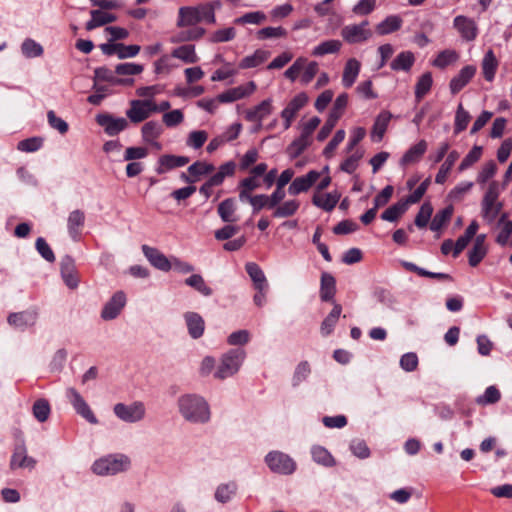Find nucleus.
Returning <instances> with one entry per match:
<instances>
[{"instance_id": "nucleus-25", "label": "nucleus", "mask_w": 512, "mask_h": 512, "mask_svg": "<svg viewBox=\"0 0 512 512\" xmlns=\"http://www.w3.org/2000/svg\"><path fill=\"white\" fill-rule=\"evenodd\" d=\"M391 118L392 114L389 111H382L377 115L370 133L373 142H380L383 139Z\"/></svg>"}, {"instance_id": "nucleus-60", "label": "nucleus", "mask_w": 512, "mask_h": 512, "mask_svg": "<svg viewBox=\"0 0 512 512\" xmlns=\"http://www.w3.org/2000/svg\"><path fill=\"white\" fill-rule=\"evenodd\" d=\"M483 149L481 146L475 145L468 154L463 158L458 166L459 172H463L478 162L482 156Z\"/></svg>"}, {"instance_id": "nucleus-5", "label": "nucleus", "mask_w": 512, "mask_h": 512, "mask_svg": "<svg viewBox=\"0 0 512 512\" xmlns=\"http://www.w3.org/2000/svg\"><path fill=\"white\" fill-rule=\"evenodd\" d=\"M201 22L207 23L206 13L202 4L182 6L178 9L176 26L178 28L196 26Z\"/></svg>"}, {"instance_id": "nucleus-15", "label": "nucleus", "mask_w": 512, "mask_h": 512, "mask_svg": "<svg viewBox=\"0 0 512 512\" xmlns=\"http://www.w3.org/2000/svg\"><path fill=\"white\" fill-rule=\"evenodd\" d=\"M126 305V295L123 291H117L104 305L101 317L104 320L115 319Z\"/></svg>"}, {"instance_id": "nucleus-20", "label": "nucleus", "mask_w": 512, "mask_h": 512, "mask_svg": "<svg viewBox=\"0 0 512 512\" xmlns=\"http://www.w3.org/2000/svg\"><path fill=\"white\" fill-rule=\"evenodd\" d=\"M37 319L38 313L35 310H27L10 314L8 323L16 329L24 330L35 325Z\"/></svg>"}, {"instance_id": "nucleus-47", "label": "nucleus", "mask_w": 512, "mask_h": 512, "mask_svg": "<svg viewBox=\"0 0 512 512\" xmlns=\"http://www.w3.org/2000/svg\"><path fill=\"white\" fill-rule=\"evenodd\" d=\"M497 164L494 160L486 161L480 168L476 176V182L483 185L491 180L497 173Z\"/></svg>"}, {"instance_id": "nucleus-12", "label": "nucleus", "mask_w": 512, "mask_h": 512, "mask_svg": "<svg viewBox=\"0 0 512 512\" xmlns=\"http://www.w3.org/2000/svg\"><path fill=\"white\" fill-rule=\"evenodd\" d=\"M152 100H132L126 111L127 117L134 123L146 120L152 113Z\"/></svg>"}, {"instance_id": "nucleus-38", "label": "nucleus", "mask_w": 512, "mask_h": 512, "mask_svg": "<svg viewBox=\"0 0 512 512\" xmlns=\"http://www.w3.org/2000/svg\"><path fill=\"white\" fill-rule=\"evenodd\" d=\"M479 225L476 221H472L466 228L465 233L455 242L453 256L457 257L469 244L471 239L476 236Z\"/></svg>"}, {"instance_id": "nucleus-8", "label": "nucleus", "mask_w": 512, "mask_h": 512, "mask_svg": "<svg viewBox=\"0 0 512 512\" xmlns=\"http://www.w3.org/2000/svg\"><path fill=\"white\" fill-rule=\"evenodd\" d=\"M342 39L348 44H359L368 41L372 37L367 20L359 24L345 25L340 32Z\"/></svg>"}, {"instance_id": "nucleus-27", "label": "nucleus", "mask_w": 512, "mask_h": 512, "mask_svg": "<svg viewBox=\"0 0 512 512\" xmlns=\"http://www.w3.org/2000/svg\"><path fill=\"white\" fill-rule=\"evenodd\" d=\"M162 132V126L156 121L146 122L141 129L143 141L157 149H161V145L157 142V139L161 136Z\"/></svg>"}, {"instance_id": "nucleus-39", "label": "nucleus", "mask_w": 512, "mask_h": 512, "mask_svg": "<svg viewBox=\"0 0 512 512\" xmlns=\"http://www.w3.org/2000/svg\"><path fill=\"white\" fill-rule=\"evenodd\" d=\"M402 26V19L398 15H390L375 27L377 34L387 35L399 30Z\"/></svg>"}, {"instance_id": "nucleus-4", "label": "nucleus", "mask_w": 512, "mask_h": 512, "mask_svg": "<svg viewBox=\"0 0 512 512\" xmlns=\"http://www.w3.org/2000/svg\"><path fill=\"white\" fill-rule=\"evenodd\" d=\"M246 358V352L243 349H232L221 357L220 364L214 376L218 379H225L236 374L244 359Z\"/></svg>"}, {"instance_id": "nucleus-33", "label": "nucleus", "mask_w": 512, "mask_h": 512, "mask_svg": "<svg viewBox=\"0 0 512 512\" xmlns=\"http://www.w3.org/2000/svg\"><path fill=\"white\" fill-rule=\"evenodd\" d=\"M336 293L335 278L328 272L321 274L320 298L322 301H332Z\"/></svg>"}, {"instance_id": "nucleus-11", "label": "nucleus", "mask_w": 512, "mask_h": 512, "mask_svg": "<svg viewBox=\"0 0 512 512\" xmlns=\"http://www.w3.org/2000/svg\"><path fill=\"white\" fill-rule=\"evenodd\" d=\"M257 89V85L254 81H249L245 84L237 87L230 88L218 95V101L220 103H232L237 100H241L252 95Z\"/></svg>"}, {"instance_id": "nucleus-21", "label": "nucleus", "mask_w": 512, "mask_h": 512, "mask_svg": "<svg viewBox=\"0 0 512 512\" xmlns=\"http://www.w3.org/2000/svg\"><path fill=\"white\" fill-rule=\"evenodd\" d=\"M61 276L65 284L75 289L79 284V278L75 269L74 260L70 256H65L60 262Z\"/></svg>"}, {"instance_id": "nucleus-46", "label": "nucleus", "mask_w": 512, "mask_h": 512, "mask_svg": "<svg viewBox=\"0 0 512 512\" xmlns=\"http://www.w3.org/2000/svg\"><path fill=\"white\" fill-rule=\"evenodd\" d=\"M246 272L250 276L251 280L253 281L255 288H260L264 286H268L267 279L265 277V274L263 270L254 262H248L245 265Z\"/></svg>"}, {"instance_id": "nucleus-14", "label": "nucleus", "mask_w": 512, "mask_h": 512, "mask_svg": "<svg viewBox=\"0 0 512 512\" xmlns=\"http://www.w3.org/2000/svg\"><path fill=\"white\" fill-rule=\"evenodd\" d=\"M96 122L104 128L106 134L109 136L117 135L128 126V122L125 118H115L109 114H98L96 116Z\"/></svg>"}, {"instance_id": "nucleus-53", "label": "nucleus", "mask_w": 512, "mask_h": 512, "mask_svg": "<svg viewBox=\"0 0 512 512\" xmlns=\"http://www.w3.org/2000/svg\"><path fill=\"white\" fill-rule=\"evenodd\" d=\"M32 413L39 422L47 421L51 413L49 402L44 398L36 400L32 406Z\"/></svg>"}, {"instance_id": "nucleus-31", "label": "nucleus", "mask_w": 512, "mask_h": 512, "mask_svg": "<svg viewBox=\"0 0 512 512\" xmlns=\"http://www.w3.org/2000/svg\"><path fill=\"white\" fill-rule=\"evenodd\" d=\"M84 222L85 214L83 211L76 209L70 212L67 219V229L72 239H78L81 229L84 226Z\"/></svg>"}, {"instance_id": "nucleus-61", "label": "nucleus", "mask_w": 512, "mask_h": 512, "mask_svg": "<svg viewBox=\"0 0 512 512\" xmlns=\"http://www.w3.org/2000/svg\"><path fill=\"white\" fill-rule=\"evenodd\" d=\"M266 15L262 11H253L245 13L244 15L235 18L234 23L238 25L254 24L260 25L266 21Z\"/></svg>"}, {"instance_id": "nucleus-58", "label": "nucleus", "mask_w": 512, "mask_h": 512, "mask_svg": "<svg viewBox=\"0 0 512 512\" xmlns=\"http://www.w3.org/2000/svg\"><path fill=\"white\" fill-rule=\"evenodd\" d=\"M95 74L98 79L107 81L112 85L131 86L134 83L133 79L118 78L115 75H113L111 71H109L107 69H97L95 71Z\"/></svg>"}, {"instance_id": "nucleus-54", "label": "nucleus", "mask_w": 512, "mask_h": 512, "mask_svg": "<svg viewBox=\"0 0 512 512\" xmlns=\"http://www.w3.org/2000/svg\"><path fill=\"white\" fill-rule=\"evenodd\" d=\"M185 284L194 288L203 296H210L213 290L206 284L204 278L200 274H192L185 280Z\"/></svg>"}, {"instance_id": "nucleus-63", "label": "nucleus", "mask_w": 512, "mask_h": 512, "mask_svg": "<svg viewBox=\"0 0 512 512\" xmlns=\"http://www.w3.org/2000/svg\"><path fill=\"white\" fill-rule=\"evenodd\" d=\"M21 51L23 55L27 58H36L40 57L44 50L43 47L34 41L33 39H25L21 45Z\"/></svg>"}, {"instance_id": "nucleus-22", "label": "nucleus", "mask_w": 512, "mask_h": 512, "mask_svg": "<svg viewBox=\"0 0 512 512\" xmlns=\"http://www.w3.org/2000/svg\"><path fill=\"white\" fill-rule=\"evenodd\" d=\"M476 73V67L473 65H467L463 67L459 73L453 77L450 81L449 88L452 94H457L462 90L469 81L474 77Z\"/></svg>"}, {"instance_id": "nucleus-48", "label": "nucleus", "mask_w": 512, "mask_h": 512, "mask_svg": "<svg viewBox=\"0 0 512 512\" xmlns=\"http://www.w3.org/2000/svg\"><path fill=\"white\" fill-rule=\"evenodd\" d=\"M313 460L323 466L332 467L335 465V459L330 452L322 446H313L311 449Z\"/></svg>"}, {"instance_id": "nucleus-59", "label": "nucleus", "mask_w": 512, "mask_h": 512, "mask_svg": "<svg viewBox=\"0 0 512 512\" xmlns=\"http://www.w3.org/2000/svg\"><path fill=\"white\" fill-rule=\"evenodd\" d=\"M501 398L499 389L491 385L486 388L485 392L476 398V403L481 406L497 403Z\"/></svg>"}, {"instance_id": "nucleus-17", "label": "nucleus", "mask_w": 512, "mask_h": 512, "mask_svg": "<svg viewBox=\"0 0 512 512\" xmlns=\"http://www.w3.org/2000/svg\"><path fill=\"white\" fill-rule=\"evenodd\" d=\"M453 25L466 41H473L478 34L477 24L473 19L459 15L453 20Z\"/></svg>"}, {"instance_id": "nucleus-51", "label": "nucleus", "mask_w": 512, "mask_h": 512, "mask_svg": "<svg viewBox=\"0 0 512 512\" xmlns=\"http://www.w3.org/2000/svg\"><path fill=\"white\" fill-rule=\"evenodd\" d=\"M171 54H164L153 64L154 72L157 75H168L178 65L173 62Z\"/></svg>"}, {"instance_id": "nucleus-52", "label": "nucleus", "mask_w": 512, "mask_h": 512, "mask_svg": "<svg viewBox=\"0 0 512 512\" xmlns=\"http://www.w3.org/2000/svg\"><path fill=\"white\" fill-rule=\"evenodd\" d=\"M206 33V30L202 27H194L188 31H182L178 35L171 37V43H180L187 41H195L202 38Z\"/></svg>"}, {"instance_id": "nucleus-57", "label": "nucleus", "mask_w": 512, "mask_h": 512, "mask_svg": "<svg viewBox=\"0 0 512 512\" xmlns=\"http://www.w3.org/2000/svg\"><path fill=\"white\" fill-rule=\"evenodd\" d=\"M453 214V207L447 206L446 208L438 211L430 223L432 231H439L450 220Z\"/></svg>"}, {"instance_id": "nucleus-10", "label": "nucleus", "mask_w": 512, "mask_h": 512, "mask_svg": "<svg viewBox=\"0 0 512 512\" xmlns=\"http://www.w3.org/2000/svg\"><path fill=\"white\" fill-rule=\"evenodd\" d=\"M308 96L306 93L301 92L295 95L281 112L283 119L284 129L287 130L291 127L298 112L307 104Z\"/></svg>"}, {"instance_id": "nucleus-3", "label": "nucleus", "mask_w": 512, "mask_h": 512, "mask_svg": "<svg viewBox=\"0 0 512 512\" xmlns=\"http://www.w3.org/2000/svg\"><path fill=\"white\" fill-rule=\"evenodd\" d=\"M131 461L124 454H109L93 462L91 470L98 476H112L127 471Z\"/></svg>"}, {"instance_id": "nucleus-64", "label": "nucleus", "mask_w": 512, "mask_h": 512, "mask_svg": "<svg viewBox=\"0 0 512 512\" xmlns=\"http://www.w3.org/2000/svg\"><path fill=\"white\" fill-rule=\"evenodd\" d=\"M236 37V30L234 27H226L222 29H218L214 31L210 37L209 41L211 43H224L233 40Z\"/></svg>"}, {"instance_id": "nucleus-37", "label": "nucleus", "mask_w": 512, "mask_h": 512, "mask_svg": "<svg viewBox=\"0 0 512 512\" xmlns=\"http://www.w3.org/2000/svg\"><path fill=\"white\" fill-rule=\"evenodd\" d=\"M459 158V153L456 150H452L448 153L446 159L441 164L438 173L435 177V182L437 184H443L448 178V175L453 168L454 164Z\"/></svg>"}, {"instance_id": "nucleus-13", "label": "nucleus", "mask_w": 512, "mask_h": 512, "mask_svg": "<svg viewBox=\"0 0 512 512\" xmlns=\"http://www.w3.org/2000/svg\"><path fill=\"white\" fill-rule=\"evenodd\" d=\"M36 460L33 457L28 456L27 448L24 444H19L15 447L11 460L10 468L16 469H29L32 470L36 466Z\"/></svg>"}, {"instance_id": "nucleus-29", "label": "nucleus", "mask_w": 512, "mask_h": 512, "mask_svg": "<svg viewBox=\"0 0 512 512\" xmlns=\"http://www.w3.org/2000/svg\"><path fill=\"white\" fill-rule=\"evenodd\" d=\"M341 194L338 191H332L330 193H315L312 198V203L325 210L332 211L337 203L339 202Z\"/></svg>"}, {"instance_id": "nucleus-49", "label": "nucleus", "mask_w": 512, "mask_h": 512, "mask_svg": "<svg viewBox=\"0 0 512 512\" xmlns=\"http://www.w3.org/2000/svg\"><path fill=\"white\" fill-rule=\"evenodd\" d=\"M433 79L430 72H426L420 76L415 85V98L419 102L430 91Z\"/></svg>"}, {"instance_id": "nucleus-7", "label": "nucleus", "mask_w": 512, "mask_h": 512, "mask_svg": "<svg viewBox=\"0 0 512 512\" xmlns=\"http://www.w3.org/2000/svg\"><path fill=\"white\" fill-rule=\"evenodd\" d=\"M269 469L277 474L290 475L296 470L295 461L281 451H271L265 456Z\"/></svg>"}, {"instance_id": "nucleus-34", "label": "nucleus", "mask_w": 512, "mask_h": 512, "mask_svg": "<svg viewBox=\"0 0 512 512\" xmlns=\"http://www.w3.org/2000/svg\"><path fill=\"white\" fill-rule=\"evenodd\" d=\"M171 56L173 58L179 59L185 64H194L199 61V57L196 53V48L194 45L187 44L176 47L172 50Z\"/></svg>"}, {"instance_id": "nucleus-40", "label": "nucleus", "mask_w": 512, "mask_h": 512, "mask_svg": "<svg viewBox=\"0 0 512 512\" xmlns=\"http://www.w3.org/2000/svg\"><path fill=\"white\" fill-rule=\"evenodd\" d=\"M342 312V307L338 303H333V309L331 312L327 315V317L323 320L321 323V333L324 336H328L332 333L335 325L337 324L339 317Z\"/></svg>"}, {"instance_id": "nucleus-35", "label": "nucleus", "mask_w": 512, "mask_h": 512, "mask_svg": "<svg viewBox=\"0 0 512 512\" xmlns=\"http://www.w3.org/2000/svg\"><path fill=\"white\" fill-rule=\"evenodd\" d=\"M189 162V159L185 156H175V155H163L159 158V167L157 169L158 173H165L168 170L183 167Z\"/></svg>"}, {"instance_id": "nucleus-56", "label": "nucleus", "mask_w": 512, "mask_h": 512, "mask_svg": "<svg viewBox=\"0 0 512 512\" xmlns=\"http://www.w3.org/2000/svg\"><path fill=\"white\" fill-rule=\"evenodd\" d=\"M310 144L311 139L300 134V136L293 140L287 147V154L292 159L297 158Z\"/></svg>"}, {"instance_id": "nucleus-62", "label": "nucleus", "mask_w": 512, "mask_h": 512, "mask_svg": "<svg viewBox=\"0 0 512 512\" xmlns=\"http://www.w3.org/2000/svg\"><path fill=\"white\" fill-rule=\"evenodd\" d=\"M458 58L459 55L455 50H444L437 55L432 64L437 68L443 69L455 63Z\"/></svg>"}, {"instance_id": "nucleus-28", "label": "nucleus", "mask_w": 512, "mask_h": 512, "mask_svg": "<svg viewBox=\"0 0 512 512\" xmlns=\"http://www.w3.org/2000/svg\"><path fill=\"white\" fill-rule=\"evenodd\" d=\"M498 234L496 243L500 246L510 245L512 236V220H509L506 213H503L497 223Z\"/></svg>"}, {"instance_id": "nucleus-26", "label": "nucleus", "mask_w": 512, "mask_h": 512, "mask_svg": "<svg viewBox=\"0 0 512 512\" xmlns=\"http://www.w3.org/2000/svg\"><path fill=\"white\" fill-rule=\"evenodd\" d=\"M361 63L356 58H349L344 66L342 73V85L345 88H350L356 82V79L360 73Z\"/></svg>"}, {"instance_id": "nucleus-30", "label": "nucleus", "mask_w": 512, "mask_h": 512, "mask_svg": "<svg viewBox=\"0 0 512 512\" xmlns=\"http://www.w3.org/2000/svg\"><path fill=\"white\" fill-rule=\"evenodd\" d=\"M184 318L189 335L194 339L200 338L203 335L205 329V322L201 315L195 312H187L184 315Z\"/></svg>"}, {"instance_id": "nucleus-2", "label": "nucleus", "mask_w": 512, "mask_h": 512, "mask_svg": "<svg viewBox=\"0 0 512 512\" xmlns=\"http://www.w3.org/2000/svg\"><path fill=\"white\" fill-rule=\"evenodd\" d=\"M500 194L501 184L495 180L490 181L481 200V215L489 224L497 219L503 209V203L499 200Z\"/></svg>"}, {"instance_id": "nucleus-32", "label": "nucleus", "mask_w": 512, "mask_h": 512, "mask_svg": "<svg viewBox=\"0 0 512 512\" xmlns=\"http://www.w3.org/2000/svg\"><path fill=\"white\" fill-rule=\"evenodd\" d=\"M218 214L222 221L227 223L237 222L239 220V216L237 214V205L233 198H228L223 200L218 205Z\"/></svg>"}, {"instance_id": "nucleus-41", "label": "nucleus", "mask_w": 512, "mask_h": 512, "mask_svg": "<svg viewBox=\"0 0 512 512\" xmlns=\"http://www.w3.org/2000/svg\"><path fill=\"white\" fill-rule=\"evenodd\" d=\"M270 57V52L262 49L256 50L252 55L244 57L239 63V68L249 69L259 66Z\"/></svg>"}, {"instance_id": "nucleus-43", "label": "nucleus", "mask_w": 512, "mask_h": 512, "mask_svg": "<svg viewBox=\"0 0 512 512\" xmlns=\"http://www.w3.org/2000/svg\"><path fill=\"white\" fill-rule=\"evenodd\" d=\"M342 43L336 39H330L319 43L311 52L313 56L320 57L327 54H335L340 51Z\"/></svg>"}, {"instance_id": "nucleus-44", "label": "nucleus", "mask_w": 512, "mask_h": 512, "mask_svg": "<svg viewBox=\"0 0 512 512\" xmlns=\"http://www.w3.org/2000/svg\"><path fill=\"white\" fill-rule=\"evenodd\" d=\"M481 66L484 78L491 82L495 77V73L498 67V61L492 50L487 51V53L484 55Z\"/></svg>"}, {"instance_id": "nucleus-55", "label": "nucleus", "mask_w": 512, "mask_h": 512, "mask_svg": "<svg viewBox=\"0 0 512 512\" xmlns=\"http://www.w3.org/2000/svg\"><path fill=\"white\" fill-rule=\"evenodd\" d=\"M408 208V204L405 200L400 201L396 204H393L389 208H387L382 214L381 218L385 221L394 222L396 221L402 214L406 212Z\"/></svg>"}, {"instance_id": "nucleus-50", "label": "nucleus", "mask_w": 512, "mask_h": 512, "mask_svg": "<svg viewBox=\"0 0 512 512\" xmlns=\"http://www.w3.org/2000/svg\"><path fill=\"white\" fill-rule=\"evenodd\" d=\"M237 491V485L234 482L220 484L215 491V499L219 503L229 502Z\"/></svg>"}, {"instance_id": "nucleus-24", "label": "nucleus", "mask_w": 512, "mask_h": 512, "mask_svg": "<svg viewBox=\"0 0 512 512\" xmlns=\"http://www.w3.org/2000/svg\"><path fill=\"white\" fill-rule=\"evenodd\" d=\"M427 148L428 143L426 142V140L422 139L418 141L404 153V155L400 159V165L407 166L410 164L417 163L423 157Z\"/></svg>"}, {"instance_id": "nucleus-42", "label": "nucleus", "mask_w": 512, "mask_h": 512, "mask_svg": "<svg viewBox=\"0 0 512 512\" xmlns=\"http://www.w3.org/2000/svg\"><path fill=\"white\" fill-rule=\"evenodd\" d=\"M415 62L414 54L411 51L399 53L391 62V69L394 71H409Z\"/></svg>"}, {"instance_id": "nucleus-45", "label": "nucleus", "mask_w": 512, "mask_h": 512, "mask_svg": "<svg viewBox=\"0 0 512 512\" xmlns=\"http://www.w3.org/2000/svg\"><path fill=\"white\" fill-rule=\"evenodd\" d=\"M300 202L296 199L287 200L280 203L274 208L273 217L275 218H286L291 217L298 211Z\"/></svg>"}, {"instance_id": "nucleus-23", "label": "nucleus", "mask_w": 512, "mask_h": 512, "mask_svg": "<svg viewBox=\"0 0 512 512\" xmlns=\"http://www.w3.org/2000/svg\"><path fill=\"white\" fill-rule=\"evenodd\" d=\"M485 241V234H479L475 237L473 246L468 253V261L470 266L476 267L485 258L487 254V246Z\"/></svg>"}, {"instance_id": "nucleus-19", "label": "nucleus", "mask_w": 512, "mask_h": 512, "mask_svg": "<svg viewBox=\"0 0 512 512\" xmlns=\"http://www.w3.org/2000/svg\"><path fill=\"white\" fill-rule=\"evenodd\" d=\"M142 252L147 258V260L150 262V264L155 268L165 272L169 271L172 268V263L158 249L150 247L148 245H143Z\"/></svg>"}, {"instance_id": "nucleus-9", "label": "nucleus", "mask_w": 512, "mask_h": 512, "mask_svg": "<svg viewBox=\"0 0 512 512\" xmlns=\"http://www.w3.org/2000/svg\"><path fill=\"white\" fill-rule=\"evenodd\" d=\"M66 397L80 416H82L91 424L98 423V420L92 412L91 408L76 389L68 388L66 390Z\"/></svg>"}, {"instance_id": "nucleus-36", "label": "nucleus", "mask_w": 512, "mask_h": 512, "mask_svg": "<svg viewBox=\"0 0 512 512\" xmlns=\"http://www.w3.org/2000/svg\"><path fill=\"white\" fill-rule=\"evenodd\" d=\"M91 19L86 23L85 28L91 31L97 27L116 21V16L101 10H92L90 12Z\"/></svg>"}, {"instance_id": "nucleus-18", "label": "nucleus", "mask_w": 512, "mask_h": 512, "mask_svg": "<svg viewBox=\"0 0 512 512\" xmlns=\"http://www.w3.org/2000/svg\"><path fill=\"white\" fill-rule=\"evenodd\" d=\"M319 177V172L311 170L306 175L295 178L288 188L289 194L298 195L302 192L308 191Z\"/></svg>"}, {"instance_id": "nucleus-16", "label": "nucleus", "mask_w": 512, "mask_h": 512, "mask_svg": "<svg viewBox=\"0 0 512 512\" xmlns=\"http://www.w3.org/2000/svg\"><path fill=\"white\" fill-rule=\"evenodd\" d=\"M272 112V100H263L258 105L245 111V119L257 124V129L261 127L262 121Z\"/></svg>"}, {"instance_id": "nucleus-1", "label": "nucleus", "mask_w": 512, "mask_h": 512, "mask_svg": "<svg viewBox=\"0 0 512 512\" xmlns=\"http://www.w3.org/2000/svg\"><path fill=\"white\" fill-rule=\"evenodd\" d=\"M180 415L193 424H205L210 421L211 411L206 399L198 394H184L177 400Z\"/></svg>"}, {"instance_id": "nucleus-6", "label": "nucleus", "mask_w": 512, "mask_h": 512, "mask_svg": "<svg viewBox=\"0 0 512 512\" xmlns=\"http://www.w3.org/2000/svg\"><path fill=\"white\" fill-rule=\"evenodd\" d=\"M113 412L121 421L126 423L140 422L145 418L146 408L140 401L130 404L117 403L113 407Z\"/></svg>"}]
</instances>
